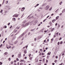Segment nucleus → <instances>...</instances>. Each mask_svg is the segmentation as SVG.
I'll use <instances>...</instances> for the list:
<instances>
[{
  "label": "nucleus",
  "instance_id": "nucleus-1",
  "mask_svg": "<svg viewBox=\"0 0 65 65\" xmlns=\"http://www.w3.org/2000/svg\"><path fill=\"white\" fill-rule=\"evenodd\" d=\"M49 7H50V6L47 5L44 8V9L46 10H48Z\"/></svg>",
  "mask_w": 65,
  "mask_h": 65
},
{
  "label": "nucleus",
  "instance_id": "nucleus-2",
  "mask_svg": "<svg viewBox=\"0 0 65 65\" xmlns=\"http://www.w3.org/2000/svg\"><path fill=\"white\" fill-rule=\"evenodd\" d=\"M35 62L37 63V62H38V59L37 58H36L35 59Z\"/></svg>",
  "mask_w": 65,
  "mask_h": 65
},
{
  "label": "nucleus",
  "instance_id": "nucleus-3",
  "mask_svg": "<svg viewBox=\"0 0 65 65\" xmlns=\"http://www.w3.org/2000/svg\"><path fill=\"white\" fill-rule=\"evenodd\" d=\"M13 17H15V18H17L18 17V15H16V14H15L13 16Z\"/></svg>",
  "mask_w": 65,
  "mask_h": 65
},
{
  "label": "nucleus",
  "instance_id": "nucleus-4",
  "mask_svg": "<svg viewBox=\"0 0 65 65\" xmlns=\"http://www.w3.org/2000/svg\"><path fill=\"white\" fill-rule=\"evenodd\" d=\"M18 32V30L16 29H14L13 32H12V33H13V32H14V33H16V32Z\"/></svg>",
  "mask_w": 65,
  "mask_h": 65
},
{
  "label": "nucleus",
  "instance_id": "nucleus-5",
  "mask_svg": "<svg viewBox=\"0 0 65 65\" xmlns=\"http://www.w3.org/2000/svg\"><path fill=\"white\" fill-rule=\"evenodd\" d=\"M18 58H21V53H20V54L18 55Z\"/></svg>",
  "mask_w": 65,
  "mask_h": 65
},
{
  "label": "nucleus",
  "instance_id": "nucleus-6",
  "mask_svg": "<svg viewBox=\"0 0 65 65\" xmlns=\"http://www.w3.org/2000/svg\"><path fill=\"white\" fill-rule=\"evenodd\" d=\"M56 21V19H53L52 21V23H54V22H55Z\"/></svg>",
  "mask_w": 65,
  "mask_h": 65
},
{
  "label": "nucleus",
  "instance_id": "nucleus-7",
  "mask_svg": "<svg viewBox=\"0 0 65 65\" xmlns=\"http://www.w3.org/2000/svg\"><path fill=\"white\" fill-rule=\"evenodd\" d=\"M24 33H23L20 36V37H22V36H23L24 35Z\"/></svg>",
  "mask_w": 65,
  "mask_h": 65
},
{
  "label": "nucleus",
  "instance_id": "nucleus-8",
  "mask_svg": "<svg viewBox=\"0 0 65 65\" xmlns=\"http://www.w3.org/2000/svg\"><path fill=\"white\" fill-rule=\"evenodd\" d=\"M51 52H49L48 53L47 55H51Z\"/></svg>",
  "mask_w": 65,
  "mask_h": 65
},
{
  "label": "nucleus",
  "instance_id": "nucleus-9",
  "mask_svg": "<svg viewBox=\"0 0 65 65\" xmlns=\"http://www.w3.org/2000/svg\"><path fill=\"white\" fill-rule=\"evenodd\" d=\"M23 24H25V23H26V21H23L22 22Z\"/></svg>",
  "mask_w": 65,
  "mask_h": 65
},
{
  "label": "nucleus",
  "instance_id": "nucleus-10",
  "mask_svg": "<svg viewBox=\"0 0 65 65\" xmlns=\"http://www.w3.org/2000/svg\"><path fill=\"white\" fill-rule=\"evenodd\" d=\"M8 54V53L7 52H6L5 53H4V55H6Z\"/></svg>",
  "mask_w": 65,
  "mask_h": 65
},
{
  "label": "nucleus",
  "instance_id": "nucleus-11",
  "mask_svg": "<svg viewBox=\"0 0 65 65\" xmlns=\"http://www.w3.org/2000/svg\"><path fill=\"white\" fill-rule=\"evenodd\" d=\"M29 23H27L26 24H25L26 26H26H28V25H29Z\"/></svg>",
  "mask_w": 65,
  "mask_h": 65
},
{
  "label": "nucleus",
  "instance_id": "nucleus-12",
  "mask_svg": "<svg viewBox=\"0 0 65 65\" xmlns=\"http://www.w3.org/2000/svg\"><path fill=\"white\" fill-rule=\"evenodd\" d=\"M19 32H20V31H18V32L15 35H14V36H15V35H17V34H18V33H19Z\"/></svg>",
  "mask_w": 65,
  "mask_h": 65
},
{
  "label": "nucleus",
  "instance_id": "nucleus-13",
  "mask_svg": "<svg viewBox=\"0 0 65 65\" xmlns=\"http://www.w3.org/2000/svg\"><path fill=\"white\" fill-rule=\"evenodd\" d=\"M41 62H39L38 63V65H41Z\"/></svg>",
  "mask_w": 65,
  "mask_h": 65
},
{
  "label": "nucleus",
  "instance_id": "nucleus-14",
  "mask_svg": "<svg viewBox=\"0 0 65 65\" xmlns=\"http://www.w3.org/2000/svg\"><path fill=\"white\" fill-rule=\"evenodd\" d=\"M37 22H38V21L37 20H36L35 21V22L34 23L35 24H36V23H37Z\"/></svg>",
  "mask_w": 65,
  "mask_h": 65
},
{
  "label": "nucleus",
  "instance_id": "nucleus-15",
  "mask_svg": "<svg viewBox=\"0 0 65 65\" xmlns=\"http://www.w3.org/2000/svg\"><path fill=\"white\" fill-rule=\"evenodd\" d=\"M39 5V4H37V5H36L35 6V7H36L38 6Z\"/></svg>",
  "mask_w": 65,
  "mask_h": 65
},
{
  "label": "nucleus",
  "instance_id": "nucleus-16",
  "mask_svg": "<svg viewBox=\"0 0 65 65\" xmlns=\"http://www.w3.org/2000/svg\"><path fill=\"white\" fill-rule=\"evenodd\" d=\"M59 17L57 16L56 17V20H57V19H59Z\"/></svg>",
  "mask_w": 65,
  "mask_h": 65
},
{
  "label": "nucleus",
  "instance_id": "nucleus-17",
  "mask_svg": "<svg viewBox=\"0 0 65 65\" xmlns=\"http://www.w3.org/2000/svg\"><path fill=\"white\" fill-rule=\"evenodd\" d=\"M12 20L13 21H15V20H16L15 19V18H12Z\"/></svg>",
  "mask_w": 65,
  "mask_h": 65
},
{
  "label": "nucleus",
  "instance_id": "nucleus-18",
  "mask_svg": "<svg viewBox=\"0 0 65 65\" xmlns=\"http://www.w3.org/2000/svg\"><path fill=\"white\" fill-rule=\"evenodd\" d=\"M24 54H26V53H27V51H26V50H24Z\"/></svg>",
  "mask_w": 65,
  "mask_h": 65
},
{
  "label": "nucleus",
  "instance_id": "nucleus-19",
  "mask_svg": "<svg viewBox=\"0 0 65 65\" xmlns=\"http://www.w3.org/2000/svg\"><path fill=\"white\" fill-rule=\"evenodd\" d=\"M44 61H45V58H44L43 59V62H44Z\"/></svg>",
  "mask_w": 65,
  "mask_h": 65
},
{
  "label": "nucleus",
  "instance_id": "nucleus-20",
  "mask_svg": "<svg viewBox=\"0 0 65 65\" xmlns=\"http://www.w3.org/2000/svg\"><path fill=\"white\" fill-rule=\"evenodd\" d=\"M63 43V41H61L60 42V44H62Z\"/></svg>",
  "mask_w": 65,
  "mask_h": 65
},
{
  "label": "nucleus",
  "instance_id": "nucleus-21",
  "mask_svg": "<svg viewBox=\"0 0 65 65\" xmlns=\"http://www.w3.org/2000/svg\"><path fill=\"white\" fill-rule=\"evenodd\" d=\"M20 65H23V62H21L20 64Z\"/></svg>",
  "mask_w": 65,
  "mask_h": 65
},
{
  "label": "nucleus",
  "instance_id": "nucleus-22",
  "mask_svg": "<svg viewBox=\"0 0 65 65\" xmlns=\"http://www.w3.org/2000/svg\"><path fill=\"white\" fill-rule=\"evenodd\" d=\"M16 29H20V27H17L16 28Z\"/></svg>",
  "mask_w": 65,
  "mask_h": 65
},
{
  "label": "nucleus",
  "instance_id": "nucleus-23",
  "mask_svg": "<svg viewBox=\"0 0 65 65\" xmlns=\"http://www.w3.org/2000/svg\"><path fill=\"white\" fill-rule=\"evenodd\" d=\"M8 1H6L5 2L6 4H7V3H8Z\"/></svg>",
  "mask_w": 65,
  "mask_h": 65
},
{
  "label": "nucleus",
  "instance_id": "nucleus-24",
  "mask_svg": "<svg viewBox=\"0 0 65 65\" xmlns=\"http://www.w3.org/2000/svg\"><path fill=\"white\" fill-rule=\"evenodd\" d=\"M58 34H59V32H58L56 33V35H57V36H58Z\"/></svg>",
  "mask_w": 65,
  "mask_h": 65
},
{
  "label": "nucleus",
  "instance_id": "nucleus-25",
  "mask_svg": "<svg viewBox=\"0 0 65 65\" xmlns=\"http://www.w3.org/2000/svg\"><path fill=\"white\" fill-rule=\"evenodd\" d=\"M32 57H30L29 58V60H31L32 59Z\"/></svg>",
  "mask_w": 65,
  "mask_h": 65
},
{
  "label": "nucleus",
  "instance_id": "nucleus-26",
  "mask_svg": "<svg viewBox=\"0 0 65 65\" xmlns=\"http://www.w3.org/2000/svg\"><path fill=\"white\" fill-rule=\"evenodd\" d=\"M22 26H23V27H26V25H25H25L23 24L22 25Z\"/></svg>",
  "mask_w": 65,
  "mask_h": 65
},
{
  "label": "nucleus",
  "instance_id": "nucleus-27",
  "mask_svg": "<svg viewBox=\"0 0 65 65\" xmlns=\"http://www.w3.org/2000/svg\"><path fill=\"white\" fill-rule=\"evenodd\" d=\"M24 61V60H21L20 61V62H23Z\"/></svg>",
  "mask_w": 65,
  "mask_h": 65
},
{
  "label": "nucleus",
  "instance_id": "nucleus-28",
  "mask_svg": "<svg viewBox=\"0 0 65 65\" xmlns=\"http://www.w3.org/2000/svg\"><path fill=\"white\" fill-rule=\"evenodd\" d=\"M57 61H58V60H55L54 61V62H55V63H57Z\"/></svg>",
  "mask_w": 65,
  "mask_h": 65
},
{
  "label": "nucleus",
  "instance_id": "nucleus-29",
  "mask_svg": "<svg viewBox=\"0 0 65 65\" xmlns=\"http://www.w3.org/2000/svg\"><path fill=\"white\" fill-rule=\"evenodd\" d=\"M16 61H19V60L18 59V58H17Z\"/></svg>",
  "mask_w": 65,
  "mask_h": 65
},
{
  "label": "nucleus",
  "instance_id": "nucleus-30",
  "mask_svg": "<svg viewBox=\"0 0 65 65\" xmlns=\"http://www.w3.org/2000/svg\"><path fill=\"white\" fill-rule=\"evenodd\" d=\"M28 56L29 57H31V54H29L28 55Z\"/></svg>",
  "mask_w": 65,
  "mask_h": 65
},
{
  "label": "nucleus",
  "instance_id": "nucleus-31",
  "mask_svg": "<svg viewBox=\"0 0 65 65\" xmlns=\"http://www.w3.org/2000/svg\"><path fill=\"white\" fill-rule=\"evenodd\" d=\"M3 12V10L2 9L0 11L1 13H2Z\"/></svg>",
  "mask_w": 65,
  "mask_h": 65
},
{
  "label": "nucleus",
  "instance_id": "nucleus-32",
  "mask_svg": "<svg viewBox=\"0 0 65 65\" xmlns=\"http://www.w3.org/2000/svg\"><path fill=\"white\" fill-rule=\"evenodd\" d=\"M62 2H60V3L59 4L60 5H61V4H62Z\"/></svg>",
  "mask_w": 65,
  "mask_h": 65
},
{
  "label": "nucleus",
  "instance_id": "nucleus-33",
  "mask_svg": "<svg viewBox=\"0 0 65 65\" xmlns=\"http://www.w3.org/2000/svg\"><path fill=\"white\" fill-rule=\"evenodd\" d=\"M13 63V61H11V64H12Z\"/></svg>",
  "mask_w": 65,
  "mask_h": 65
},
{
  "label": "nucleus",
  "instance_id": "nucleus-34",
  "mask_svg": "<svg viewBox=\"0 0 65 65\" xmlns=\"http://www.w3.org/2000/svg\"><path fill=\"white\" fill-rule=\"evenodd\" d=\"M49 57H50V56H47V59H48Z\"/></svg>",
  "mask_w": 65,
  "mask_h": 65
},
{
  "label": "nucleus",
  "instance_id": "nucleus-35",
  "mask_svg": "<svg viewBox=\"0 0 65 65\" xmlns=\"http://www.w3.org/2000/svg\"><path fill=\"white\" fill-rule=\"evenodd\" d=\"M8 60H9V61H10L11 60L10 58H9L8 59Z\"/></svg>",
  "mask_w": 65,
  "mask_h": 65
},
{
  "label": "nucleus",
  "instance_id": "nucleus-36",
  "mask_svg": "<svg viewBox=\"0 0 65 65\" xmlns=\"http://www.w3.org/2000/svg\"><path fill=\"white\" fill-rule=\"evenodd\" d=\"M42 54V53H40L39 54V56H41V55Z\"/></svg>",
  "mask_w": 65,
  "mask_h": 65
},
{
  "label": "nucleus",
  "instance_id": "nucleus-37",
  "mask_svg": "<svg viewBox=\"0 0 65 65\" xmlns=\"http://www.w3.org/2000/svg\"><path fill=\"white\" fill-rule=\"evenodd\" d=\"M22 9L23 10H24V9H25V7H23Z\"/></svg>",
  "mask_w": 65,
  "mask_h": 65
},
{
  "label": "nucleus",
  "instance_id": "nucleus-38",
  "mask_svg": "<svg viewBox=\"0 0 65 65\" xmlns=\"http://www.w3.org/2000/svg\"><path fill=\"white\" fill-rule=\"evenodd\" d=\"M2 64V63L1 62H0V65H1Z\"/></svg>",
  "mask_w": 65,
  "mask_h": 65
},
{
  "label": "nucleus",
  "instance_id": "nucleus-39",
  "mask_svg": "<svg viewBox=\"0 0 65 65\" xmlns=\"http://www.w3.org/2000/svg\"><path fill=\"white\" fill-rule=\"evenodd\" d=\"M54 29H55L54 28H53V29L52 30L51 32H52V31H53V30H54Z\"/></svg>",
  "mask_w": 65,
  "mask_h": 65
},
{
  "label": "nucleus",
  "instance_id": "nucleus-40",
  "mask_svg": "<svg viewBox=\"0 0 65 65\" xmlns=\"http://www.w3.org/2000/svg\"><path fill=\"white\" fill-rule=\"evenodd\" d=\"M24 10L23 9H21V11H24Z\"/></svg>",
  "mask_w": 65,
  "mask_h": 65
},
{
  "label": "nucleus",
  "instance_id": "nucleus-41",
  "mask_svg": "<svg viewBox=\"0 0 65 65\" xmlns=\"http://www.w3.org/2000/svg\"><path fill=\"white\" fill-rule=\"evenodd\" d=\"M46 20V19L44 20L43 21V22H45V21Z\"/></svg>",
  "mask_w": 65,
  "mask_h": 65
},
{
  "label": "nucleus",
  "instance_id": "nucleus-42",
  "mask_svg": "<svg viewBox=\"0 0 65 65\" xmlns=\"http://www.w3.org/2000/svg\"><path fill=\"white\" fill-rule=\"evenodd\" d=\"M14 63H16V62H17V61L15 60H14Z\"/></svg>",
  "mask_w": 65,
  "mask_h": 65
},
{
  "label": "nucleus",
  "instance_id": "nucleus-43",
  "mask_svg": "<svg viewBox=\"0 0 65 65\" xmlns=\"http://www.w3.org/2000/svg\"><path fill=\"white\" fill-rule=\"evenodd\" d=\"M4 28H7V26H4Z\"/></svg>",
  "mask_w": 65,
  "mask_h": 65
},
{
  "label": "nucleus",
  "instance_id": "nucleus-44",
  "mask_svg": "<svg viewBox=\"0 0 65 65\" xmlns=\"http://www.w3.org/2000/svg\"><path fill=\"white\" fill-rule=\"evenodd\" d=\"M57 44L58 45H59V44H60V42H58V43H57Z\"/></svg>",
  "mask_w": 65,
  "mask_h": 65
},
{
  "label": "nucleus",
  "instance_id": "nucleus-45",
  "mask_svg": "<svg viewBox=\"0 0 65 65\" xmlns=\"http://www.w3.org/2000/svg\"><path fill=\"white\" fill-rule=\"evenodd\" d=\"M55 58L56 59H57L58 58V56H55Z\"/></svg>",
  "mask_w": 65,
  "mask_h": 65
},
{
  "label": "nucleus",
  "instance_id": "nucleus-46",
  "mask_svg": "<svg viewBox=\"0 0 65 65\" xmlns=\"http://www.w3.org/2000/svg\"><path fill=\"white\" fill-rule=\"evenodd\" d=\"M2 44H1L0 45V47H1V48L2 47Z\"/></svg>",
  "mask_w": 65,
  "mask_h": 65
},
{
  "label": "nucleus",
  "instance_id": "nucleus-47",
  "mask_svg": "<svg viewBox=\"0 0 65 65\" xmlns=\"http://www.w3.org/2000/svg\"><path fill=\"white\" fill-rule=\"evenodd\" d=\"M58 27L59 28L60 27V24H58Z\"/></svg>",
  "mask_w": 65,
  "mask_h": 65
},
{
  "label": "nucleus",
  "instance_id": "nucleus-48",
  "mask_svg": "<svg viewBox=\"0 0 65 65\" xmlns=\"http://www.w3.org/2000/svg\"><path fill=\"white\" fill-rule=\"evenodd\" d=\"M61 39H62V38L60 37L59 39V40H60Z\"/></svg>",
  "mask_w": 65,
  "mask_h": 65
},
{
  "label": "nucleus",
  "instance_id": "nucleus-49",
  "mask_svg": "<svg viewBox=\"0 0 65 65\" xmlns=\"http://www.w3.org/2000/svg\"><path fill=\"white\" fill-rule=\"evenodd\" d=\"M46 63H47L48 62V60H46Z\"/></svg>",
  "mask_w": 65,
  "mask_h": 65
},
{
  "label": "nucleus",
  "instance_id": "nucleus-50",
  "mask_svg": "<svg viewBox=\"0 0 65 65\" xmlns=\"http://www.w3.org/2000/svg\"><path fill=\"white\" fill-rule=\"evenodd\" d=\"M52 9V7H51V8L49 9V10H51Z\"/></svg>",
  "mask_w": 65,
  "mask_h": 65
},
{
  "label": "nucleus",
  "instance_id": "nucleus-51",
  "mask_svg": "<svg viewBox=\"0 0 65 65\" xmlns=\"http://www.w3.org/2000/svg\"><path fill=\"white\" fill-rule=\"evenodd\" d=\"M30 31H34V29H32L30 30Z\"/></svg>",
  "mask_w": 65,
  "mask_h": 65
},
{
  "label": "nucleus",
  "instance_id": "nucleus-52",
  "mask_svg": "<svg viewBox=\"0 0 65 65\" xmlns=\"http://www.w3.org/2000/svg\"><path fill=\"white\" fill-rule=\"evenodd\" d=\"M11 46H9V48H11Z\"/></svg>",
  "mask_w": 65,
  "mask_h": 65
},
{
  "label": "nucleus",
  "instance_id": "nucleus-53",
  "mask_svg": "<svg viewBox=\"0 0 65 65\" xmlns=\"http://www.w3.org/2000/svg\"><path fill=\"white\" fill-rule=\"evenodd\" d=\"M34 40L35 41H36V38H35Z\"/></svg>",
  "mask_w": 65,
  "mask_h": 65
},
{
  "label": "nucleus",
  "instance_id": "nucleus-54",
  "mask_svg": "<svg viewBox=\"0 0 65 65\" xmlns=\"http://www.w3.org/2000/svg\"><path fill=\"white\" fill-rule=\"evenodd\" d=\"M28 45L25 46V47H26V49L27 48V47H28Z\"/></svg>",
  "mask_w": 65,
  "mask_h": 65
},
{
  "label": "nucleus",
  "instance_id": "nucleus-55",
  "mask_svg": "<svg viewBox=\"0 0 65 65\" xmlns=\"http://www.w3.org/2000/svg\"><path fill=\"white\" fill-rule=\"evenodd\" d=\"M30 33H30V32H29L28 34V35H30Z\"/></svg>",
  "mask_w": 65,
  "mask_h": 65
},
{
  "label": "nucleus",
  "instance_id": "nucleus-56",
  "mask_svg": "<svg viewBox=\"0 0 65 65\" xmlns=\"http://www.w3.org/2000/svg\"><path fill=\"white\" fill-rule=\"evenodd\" d=\"M10 24V23H9L8 24V26H9V25Z\"/></svg>",
  "mask_w": 65,
  "mask_h": 65
},
{
  "label": "nucleus",
  "instance_id": "nucleus-57",
  "mask_svg": "<svg viewBox=\"0 0 65 65\" xmlns=\"http://www.w3.org/2000/svg\"><path fill=\"white\" fill-rule=\"evenodd\" d=\"M14 47H15V46H13V47H12V49H13V48H14Z\"/></svg>",
  "mask_w": 65,
  "mask_h": 65
},
{
  "label": "nucleus",
  "instance_id": "nucleus-58",
  "mask_svg": "<svg viewBox=\"0 0 65 65\" xmlns=\"http://www.w3.org/2000/svg\"><path fill=\"white\" fill-rule=\"evenodd\" d=\"M14 65H17V63H15L14 64Z\"/></svg>",
  "mask_w": 65,
  "mask_h": 65
},
{
  "label": "nucleus",
  "instance_id": "nucleus-59",
  "mask_svg": "<svg viewBox=\"0 0 65 65\" xmlns=\"http://www.w3.org/2000/svg\"><path fill=\"white\" fill-rule=\"evenodd\" d=\"M19 62H18L17 64L18 65H19Z\"/></svg>",
  "mask_w": 65,
  "mask_h": 65
},
{
  "label": "nucleus",
  "instance_id": "nucleus-60",
  "mask_svg": "<svg viewBox=\"0 0 65 65\" xmlns=\"http://www.w3.org/2000/svg\"><path fill=\"white\" fill-rule=\"evenodd\" d=\"M47 32V31H46V30L44 31V32L45 33H46V32Z\"/></svg>",
  "mask_w": 65,
  "mask_h": 65
},
{
  "label": "nucleus",
  "instance_id": "nucleus-61",
  "mask_svg": "<svg viewBox=\"0 0 65 65\" xmlns=\"http://www.w3.org/2000/svg\"><path fill=\"white\" fill-rule=\"evenodd\" d=\"M64 55H65V54L63 53V54H62V56H64Z\"/></svg>",
  "mask_w": 65,
  "mask_h": 65
},
{
  "label": "nucleus",
  "instance_id": "nucleus-62",
  "mask_svg": "<svg viewBox=\"0 0 65 65\" xmlns=\"http://www.w3.org/2000/svg\"><path fill=\"white\" fill-rule=\"evenodd\" d=\"M24 59H27V57H25L24 58Z\"/></svg>",
  "mask_w": 65,
  "mask_h": 65
},
{
  "label": "nucleus",
  "instance_id": "nucleus-63",
  "mask_svg": "<svg viewBox=\"0 0 65 65\" xmlns=\"http://www.w3.org/2000/svg\"><path fill=\"white\" fill-rule=\"evenodd\" d=\"M52 65H55V63H52Z\"/></svg>",
  "mask_w": 65,
  "mask_h": 65
},
{
  "label": "nucleus",
  "instance_id": "nucleus-64",
  "mask_svg": "<svg viewBox=\"0 0 65 65\" xmlns=\"http://www.w3.org/2000/svg\"><path fill=\"white\" fill-rule=\"evenodd\" d=\"M14 56V55H12V57H13Z\"/></svg>",
  "mask_w": 65,
  "mask_h": 65
}]
</instances>
